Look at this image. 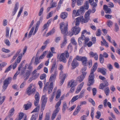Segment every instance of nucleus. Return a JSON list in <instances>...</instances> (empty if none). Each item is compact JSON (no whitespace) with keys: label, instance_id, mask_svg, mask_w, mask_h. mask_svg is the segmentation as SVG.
<instances>
[{"label":"nucleus","instance_id":"1","mask_svg":"<svg viewBox=\"0 0 120 120\" xmlns=\"http://www.w3.org/2000/svg\"><path fill=\"white\" fill-rule=\"evenodd\" d=\"M89 8V3L87 1L84 6L81 7L77 11L75 10H73L72 13V16H77L82 15L84 12V9L88 10Z\"/></svg>","mask_w":120,"mask_h":120},{"label":"nucleus","instance_id":"2","mask_svg":"<svg viewBox=\"0 0 120 120\" xmlns=\"http://www.w3.org/2000/svg\"><path fill=\"white\" fill-rule=\"evenodd\" d=\"M60 29L61 32L62 34H66L68 33V23L66 25L64 24V22H62L60 23Z\"/></svg>","mask_w":120,"mask_h":120},{"label":"nucleus","instance_id":"3","mask_svg":"<svg viewBox=\"0 0 120 120\" xmlns=\"http://www.w3.org/2000/svg\"><path fill=\"white\" fill-rule=\"evenodd\" d=\"M33 85L32 84H31L27 88L26 91V93L28 95L30 96L32 94H34L36 91V89L35 87L32 89V87Z\"/></svg>","mask_w":120,"mask_h":120},{"label":"nucleus","instance_id":"4","mask_svg":"<svg viewBox=\"0 0 120 120\" xmlns=\"http://www.w3.org/2000/svg\"><path fill=\"white\" fill-rule=\"evenodd\" d=\"M12 79L11 77H9L5 79L3 82L2 87L5 90L7 87L8 85L11 82Z\"/></svg>","mask_w":120,"mask_h":120},{"label":"nucleus","instance_id":"5","mask_svg":"<svg viewBox=\"0 0 120 120\" xmlns=\"http://www.w3.org/2000/svg\"><path fill=\"white\" fill-rule=\"evenodd\" d=\"M92 10H91L89 9L87 11L84 15V18H86L87 20L88 21L90 19V15L91 13H93L95 12L96 11L95 8L94 7L92 8Z\"/></svg>","mask_w":120,"mask_h":120},{"label":"nucleus","instance_id":"6","mask_svg":"<svg viewBox=\"0 0 120 120\" xmlns=\"http://www.w3.org/2000/svg\"><path fill=\"white\" fill-rule=\"evenodd\" d=\"M76 21L75 23V25L78 26L79 25V22L80 21L82 23H86L88 21L87 20L86 18H84L83 16H80L77 18L76 19Z\"/></svg>","mask_w":120,"mask_h":120},{"label":"nucleus","instance_id":"7","mask_svg":"<svg viewBox=\"0 0 120 120\" xmlns=\"http://www.w3.org/2000/svg\"><path fill=\"white\" fill-rule=\"evenodd\" d=\"M35 100L34 101V104L35 106H37L39 101L40 97L39 93L37 92L34 95Z\"/></svg>","mask_w":120,"mask_h":120},{"label":"nucleus","instance_id":"8","mask_svg":"<svg viewBox=\"0 0 120 120\" xmlns=\"http://www.w3.org/2000/svg\"><path fill=\"white\" fill-rule=\"evenodd\" d=\"M94 76H89L87 84L88 86H91L93 84L94 82Z\"/></svg>","mask_w":120,"mask_h":120},{"label":"nucleus","instance_id":"9","mask_svg":"<svg viewBox=\"0 0 120 120\" xmlns=\"http://www.w3.org/2000/svg\"><path fill=\"white\" fill-rule=\"evenodd\" d=\"M57 72L56 71H54V74H52L50 76L49 79V81L51 82H54L56 78V76L57 75Z\"/></svg>","mask_w":120,"mask_h":120},{"label":"nucleus","instance_id":"10","mask_svg":"<svg viewBox=\"0 0 120 120\" xmlns=\"http://www.w3.org/2000/svg\"><path fill=\"white\" fill-rule=\"evenodd\" d=\"M71 65L72 67L71 69H74L78 66L79 63L77 61L75 60V59H73L71 64Z\"/></svg>","mask_w":120,"mask_h":120},{"label":"nucleus","instance_id":"11","mask_svg":"<svg viewBox=\"0 0 120 120\" xmlns=\"http://www.w3.org/2000/svg\"><path fill=\"white\" fill-rule=\"evenodd\" d=\"M72 32L74 33V34L76 35L77 34L80 32L81 29L80 28L77 27L75 26L72 29Z\"/></svg>","mask_w":120,"mask_h":120},{"label":"nucleus","instance_id":"12","mask_svg":"<svg viewBox=\"0 0 120 120\" xmlns=\"http://www.w3.org/2000/svg\"><path fill=\"white\" fill-rule=\"evenodd\" d=\"M97 71L98 72H100L103 75H105L106 74L107 70L104 68H98Z\"/></svg>","mask_w":120,"mask_h":120},{"label":"nucleus","instance_id":"13","mask_svg":"<svg viewBox=\"0 0 120 120\" xmlns=\"http://www.w3.org/2000/svg\"><path fill=\"white\" fill-rule=\"evenodd\" d=\"M19 3L17 2L16 3L14 8V9L12 13V15L14 16L16 13L19 8Z\"/></svg>","mask_w":120,"mask_h":120},{"label":"nucleus","instance_id":"14","mask_svg":"<svg viewBox=\"0 0 120 120\" xmlns=\"http://www.w3.org/2000/svg\"><path fill=\"white\" fill-rule=\"evenodd\" d=\"M66 75L65 74H63V72L62 71H61L60 75V78L61 80V83L62 84L64 81Z\"/></svg>","mask_w":120,"mask_h":120},{"label":"nucleus","instance_id":"15","mask_svg":"<svg viewBox=\"0 0 120 120\" xmlns=\"http://www.w3.org/2000/svg\"><path fill=\"white\" fill-rule=\"evenodd\" d=\"M81 59L82 64L84 66H86L88 61L87 57L85 56H82Z\"/></svg>","mask_w":120,"mask_h":120},{"label":"nucleus","instance_id":"16","mask_svg":"<svg viewBox=\"0 0 120 120\" xmlns=\"http://www.w3.org/2000/svg\"><path fill=\"white\" fill-rule=\"evenodd\" d=\"M103 9L106 13L110 14L112 12L111 9L108 8V6L105 5L103 6Z\"/></svg>","mask_w":120,"mask_h":120},{"label":"nucleus","instance_id":"17","mask_svg":"<svg viewBox=\"0 0 120 120\" xmlns=\"http://www.w3.org/2000/svg\"><path fill=\"white\" fill-rule=\"evenodd\" d=\"M76 85L75 82L73 80H72L69 81L68 83V86L70 87H74Z\"/></svg>","mask_w":120,"mask_h":120},{"label":"nucleus","instance_id":"18","mask_svg":"<svg viewBox=\"0 0 120 120\" xmlns=\"http://www.w3.org/2000/svg\"><path fill=\"white\" fill-rule=\"evenodd\" d=\"M60 61L64 63H66L67 62V60L63 55V53H62L60 56L59 59Z\"/></svg>","mask_w":120,"mask_h":120},{"label":"nucleus","instance_id":"19","mask_svg":"<svg viewBox=\"0 0 120 120\" xmlns=\"http://www.w3.org/2000/svg\"><path fill=\"white\" fill-rule=\"evenodd\" d=\"M53 88V83L52 82H50L48 87V93L49 94L51 93Z\"/></svg>","mask_w":120,"mask_h":120},{"label":"nucleus","instance_id":"20","mask_svg":"<svg viewBox=\"0 0 120 120\" xmlns=\"http://www.w3.org/2000/svg\"><path fill=\"white\" fill-rule=\"evenodd\" d=\"M46 96V94L42 96L41 99V100L42 101V103L46 104L47 100V98Z\"/></svg>","mask_w":120,"mask_h":120},{"label":"nucleus","instance_id":"21","mask_svg":"<svg viewBox=\"0 0 120 120\" xmlns=\"http://www.w3.org/2000/svg\"><path fill=\"white\" fill-rule=\"evenodd\" d=\"M32 106V104L31 103H27L24 105L23 106V107L25 110H27L29 109Z\"/></svg>","mask_w":120,"mask_h":120},{"label":"nucleus","instance_id":"22","mask_svg":"<svg viewBox=\"0 0 120 120\" xmlns=\"http://www.w3.org/2000/svg\"><path fill=\"white\" fill-rule=\"evenodd\" d=\"M38 52L36 55L35 61L34 63V64L35 65H37L40 62V61L39 60L38 57L37 56V55Z\"/></svg>","mask_w":120,"mask_h":120},{"label":"nucleus","instance_id":"23","mask_svg":"<svg viewBox=\"0 0 120 120\" xmlns=\"http://www.w3.org/2000/svg\"><path fill=\"white\" fill-rule=\"evenodd\" d=\"M68 16V14L65 12H62L60 15L61 18L63 19H64L67 18Z\"/></svg>","mask_w":120,"mask_h":120},{"label":"nucleus","instance_id":"24","mask_svg":"<svg viewBox=\"0 0 120 120\" xmlns=\"http://www.w3.org/2000/svg\"><path fill=\"white\" fill-rule=\"evenodd\" d=\"M102 40L103 41V42H104V43H103V42H102V41H101V45L102 46L103 45H104V44L105 45V47H108V43L107 42H106L104 38H103L102 39Z\"/></svg>","mask_w":120,"mask_h":120},{"label":"nucleus","instance_id":"25","mask_svg":"<svg viewBox=\"0 0 120 120\" xmlns=\"http://www.w3.org/2000/svg\"><path fill=\"white\" fill-rule=\"evenodd\" d=\"M56 62H54L52 66L50 71V73H52L56 67Z\"/></svg>","mask_w":120,"mask_h":120},{"label":"nucleus","instance_id":"26","mask_svg":"<svg viewBox=\"0 0 120 120\" xmlns=\"http://www.w3.org/2000/svg\"><path fill=\"white\" fill-rule=\"evenodd\" d=\"M31 71H30L29 70H27L25 74V75H24V77H25V76L26 77L25 78L26 80L29 78L30 74Z\"/></svg>","mask_w":120,"mask_h":120},{"label":"nucleus","instance_id":"27","mask_svg":"<svg viewBox=\"0 0 120 120\" xmlns=\"http://www.w3.org/2000/svg\"><path fill=\"white\" fill-rule=\"evenodd\" d=\"M15 109L14 108H12L9 111V113L8 116L10 117L11 116L14 114Z\"/></svg>","mask_w":120,"mask_h":120},{"label":"nucleus","instance_id":"28","mask_svg":"<svg viewBox=\"0 0 120 120\" xmlns=\"http://www.w3.org/2000/svg\"><path fill=\"white\" fill-rule=\"evenodd\" d=\"M9 28L8 27H7L6 28V34L5 36L6 38H8L9 36Z\"/></svg>","mask_w":120,"mask_h":120},{"label":"nucleus","instance_id":"29","mask_svg":"<svg viewBox=\"0 0 120 120\" xmlns=\"http://www.w3.org/2000/svg\"><path fill=\"white\" fill-rule=\"evenodd\" d=\"M55 30L54 28L52 29L51 31L48 32L46 35V36L47 37L50 35L52 34L55 31Z\"/></svg>","mask_w":120,"mask_h":120},{"label":"nucleus","instance_id":"30","mask_svg":"<svg viewBox=\"0 0 120 120\" xmlns=\"http://www.w3.org/2000/svg\"><path fill=\"white\" fill-rule=\"evenodd\" d=\"M84 78L82 75H81L77 78L76 80L77 81L80 82L83 81Z\"/></svg>","mask_w":120,"mask_h":120},{"label":"nucleus","instance_id":"31","mask_svg":"<svg viewBox=\"0 0 120 120\" xmlns=\"http://www.w3.org/2000/svg\"><path fill=\"white\" fill-rule=\"evenodd\" d=\"M79 98V95H76L73 97L71 101V103H73L74 101L78 100Z\"/></svg>","mask_w":120,"mask_h":120},{"label":"nucleus","instance_id":"32","mask_svg":"<svg viewBox=\"0 0 120 120\" xmlns=\"http://www.w3.org/2000/svg\"><path fill=\"white\" fill-rule=\"evenodd\" d=\"M67 48L68 50L69 51V52L70 53H71L72 52L73 49L72 44L71 43H70L69 44Z\"/></svg>","mask_w":120,"mask_h":120},{"label":"nucleus","instance_id":"33","mask_svg":"<svg viewBox=\"0 0 120 120\" xmlns=\"http://www.w3.org/2000/svg\"><path fill=\"white\" fill-rule=\"evenodd\" d=\"M61 91L60 89H59L58 90L56 94V98L58 99L59 98L61 95Z\"/></svg>","mask_w":120,"mask_h":120},{"label":"nucleus","instance_id":"34","mask_svg":"<svg viewBox=\"0 0 120 120\" xmlns=\"http://www.w3.org/2000/svg\"><path fill=\"white\" fill-rule=\"evenodd\" d=\"M5 98V96H1V94H0V103L1 104L3 102Z\"/></svg>","mask_w":120,"mask_h":120},{"label":"nucleus","instance_id":"35","mask_svg":"<svg viewBox=\"0 0 120 120\" xmlns=\"http://www.w3.org/2000/svg\"><path fill=\"white\" fill-rule=\"evenodd\" d=\"M104 92L105 94L106 95L108 96L109 95V94L110 93V90L108 87H107L105 88L104 90Z\"/></svg>","mask_w":120,"mask_h":120},{"label":"nucleus","instance_id":"36","mask_svg":"<svg viewBox=\"0 0 120 120\" xmlns=\"http://www.w3.org/2000/svg\"><path fill=\"white\" fill-rule=\"evenodd\" d=\"M99 60L101 64H102L104 63V59L102 55L101 54L100 55Z\"/></svg>","mask_w":120,"mask_h":120},{"label":"nucleus","instance_id":"37","mask_svg":"<svg viewBox=\"0 0 120 120\" xmlns=\"http://www.w3.org/2000/svg\"><path fill=\"white\" fill-rule=\"evenodd\" d=\"M38 114H33L30 120H36V118L38 117Z\"/></svg>","mask_w":120,"mask_h":120},{"label":"nucleus","instance_id":"38","mask_svg":"<svg viewBox=\"0 0 120 120\" xmlns=\"http://www.w3.org/2000/svg\"><path fill=\"white\" fill-rule=\"evenodd\" d=\"M67 105L66 103L65 102H64L63 103V107L62 108V111L63 112H64L67 108Z\"/></svg>","mask_w":120,"mask_h":120},{"label":"nucleus","instance_id":"39","mask_svg":"<svg viewBox=\"0 0 120 120\" xmlns=\"http://www.w3.org/2000/svg\"><path fill=\"white\" fill-rule=\"evenodd\" d=\"M63 53V55L65 56V57L67 58H68L69 56V54L68 52V51H65L64 52L62 53Z\"/></svg>","mask_w":120,"mask_h":120},{"label":"nucleus","instance_id":"40","mask_svg":"<svg viewBox=\"0 0 120 120\" xmlns=\"http://www.w3.org/2000/svg\"><path fill=\"white\" fill-rule=\"evenodd\" d=\"M12 65H11L9 66L4 71V72L5 73H7L9 71L11 70V69L12 68Z\"/></svg>","mask_w":120,"mask_h":120},{"label":"nucleus","instance_id":"41","mask_svg":"<svg viewBox=\"0 0 120 120\" xmlns=\"http://www.w3.org/2000/svg\"><path fill=\"white\" fill-rule=\"evenodd\" d=\"M34 28L33 27H32L31 29V30H30L28 35V37L29 38L32 35V34L34 31Z\"/></svg>","mask_w":120,"mask_h":120},{"label":"nucleus","instance_id":"42","mask_svg":"<svg viewBox=\"0 0 120 120\" xmlns=\"http://www.w3.org/2000/svg\"><path fill=\"white\" fill-rule=\"evenodd\" d=\"M85 90H82L80 94V95L79 96V98H82L83 97V95L85 92Z\"/></svg>","mask_w":120,"mask_h":120},{"label":"nucleus","instance_id":"43","mask_svg":"<svg viewBox=\"0 0 120 120\" xmlns=\"http://www.w3.org/2000/svg\"><path fill=\"white\" fill-rule=\"evenodd\" d=\"M76 1L77 4L78 6L81 5L83 2V0H77Z\"/></svg>","mask_w":120,"mask_h":120},{"label":"nucleus","instance_id":"44","mask_svg":"<svg viewBox=\"0 0 120 120\" xmlns=\"http://www.w3.org/2000/svg\"><path fill=\"white\" fill-rule=\"evenodd\" d=\"M46 51H44L43 52V54L40 56L39 58V59H42L44 58L46 55Z\"/></svg>","mask_w":120,"mask_h":120},{"label":"nucleus","instance_id":"45","mask_svg":"<svg viewBox=\"0 0 120 120\" xmlns=\"http://www.w3.org/2000/svg\"><path fill=\"white\" fill-rule=\"evenodd\" d=\"M61 103V100H59V101L57 103L55 107L56 109H58L60 110V108H59V107Z\"/></svg>","mask_w":120,"mask_h":120},{"label":"nucleus","instance_id":"46","mask_svg":"<svg viewBox=\"0 0 120 120\" xmlns=\"http://www.w3.org/2000/svg\"><path fill=\"white\" fill-rule=\"evenodd\" d=\"M67 42V41H66L65 39L64 40L62 43L61 44V47L62 48L64 46L66 45Z\"/></svg>","mask_w":120,"mask_h":120},{"label":"nucleus","instance_id":"47","mask_svg":"<svg viewBox=\"0 0 120 120\" xmlns=\"http://www.w3.org/2000/svg\"><path fill=\"white\" fill-rule=\"evenodd\" d=\"M101 30L99 29H98L96 33V35L97 36H99L101 34Z\"/></svg>","mask_w":120,"mask_h":120},{"label":"nucleus","instance_id":"48","mask_svg":"<svg viewBox=\"0 0 120 120\" xmlns=\"http://www.w3.org/2000/svg\"><path fill=\"white\" fill-rule=\"evenodd\" d=\"M1 50L3 52L6 53H8L10 52V51L9 50L6 49L4 48H2Z\"/></svg>","mask_w":120,"mask_h":120},{"label":"nucleus","instance_id":"49","mask_svg":"<svg viewBox=\"0 0 120 120\" xmlns=\"http://www.w3.org/2000/svg\"><path fill=\"white\" fill-rule=\"evenodd\" d=\"M82 57V56H79L77 55L74 59H75L76 61L77 60L79 61H81Z\"/></svg>","mask_w":120,"mask_h":120},{"label":"nucleus","instance_id":"50","mask_svg":"<svg viewBox=\"0 0 120 120\" xmlns=\"http://www.w3.org/2000/svg\"><path fill=\"white\" fill-rule=\"evenodd\" d=\"M22 54H21V55L19 56L17 59V63H19L21 60L22 58Z\"/></svg>","mask_w":120,"mask_h":120},{"label":"nucleus","instance_id":"51","mask_svg":"<svg viewBox=\"0 0 120 120\" xmlns=\"http://www.w3.org/2000/svg\"><path fill=\"white\" fill-rule=\"evenodd\" d=\"M7 63H5L3 62L2 64H0V70H2V68H3L5 66Z\"/></svg>","mask_w":120,"mask_h":120},{"label":"nucleus","instance_id":"52","mask_svg":"<svg viewBox=\"0 0 120 120\" xmlns=\"http://www.w3.org/2000/svg\"><path fill=\"white\" fill-rule=\"evenodd\" d=\"M96 70L94 69V68L93 69L92 68L91 71V73L89 75H90V76H94V73L95 72Z\"/></svg>","mask_w":120,"mask_h":120},{"label":"nucleus","instance_id":"53","mask_svg":"<svg viewBox=\"0 0 120 120\" xmlns=\"http://www.w3.org/2000/svg\"><path fill=\"white\" fill-rule=\"evenodd\" d=\"M96 113L97 115L95 116V117L97 119H99L101 116L100 112L99 111H98Z\"/></svg>","mask_w":120,"mask_h":120},{"label":"nucleus","instance_id":"54","mask_svg":"<svg viewBox=\"0 0 120 120\" xmlns=\"http://www.w3.org/2000/svg\"><path fill=\"white\" fill-rule=\"evenodd\" d=\"M59 109H56L53 112L52 114L56 116L57 115V113L59 112Z\"/></svg>","mask_w":120,"mask_h":120},{"label":"nucleus","instance_id":"55","mask_svg":"<svg viewBox=\"0 0 120 120\" xmlns=\"http://www.w3.org/2000/svg\"><path fill=\"white\" fill-rule=\"evenodd\" d=\"M71 41L72 44L74 45H76L77 44V43L74 38H72L71 39Z\"/></svg>","mask_w":120,"mask_h":120},{"label":"nucleus","instance_id":"56","mask_svg":"<svg viewBox=\"0 0 120 120\" xmlns=\"http://www.w3.org/2000/svg\"><path fill=\"white\" fill-rule=\"evenodd\" d=\"M113 22L110 20H109L107 22V25L109 27H110L113 24Z\"/></svg>","mask_w":120,"mask_h":120},{"label":"nucleus","instance_id":"57","mask_svg":"<svg viewBox=\"0 0 120 120\" xmlns=\"http://www.w3.org/2000/svg\"><path fill=\"white\" fill-rule=\"evenodd\" d=\"M40 106H38L36 108L34 109L31 113H32L34 112H37L39 110Z\"/></svg>","mask_w":120,"mask_h":120},{"label":"nucleus","instance_id":"58","mask_svg":"<svg viewBox=\"0 0 120 120\" xmlns=\"http://www.w3.org/2000/svg\"><path fill=\"white\" fill-rule=\"evenodd\" d=\"M24 116V114L23 112H21L19 113V117L18 118L19 120H21L22 118Z\"/></svg>","mask_w":120,"mask_h":120},{"label":"nucleus","instance_id":"59","mask_svg":"<svg viewBox=\"0 0 120 120\" xmlns=\"http://www.w3.org/2000/svg\"><path fill=\"white\" fill-rule=\"evenodd\" d=\"M53 13V11H51L49 12V13L48 15H47L46 17L47 19H48L52 17Z\"/></svg>","mask_w":120,"mask_h":120},{"label":"nucleus","instance_id":"60","mask_svg":"<svg viewBox=\"0 0 120 120\" xmlns=\"http://www.w3.org/2000/svg\"><path fill=\"white\" fill-rule=\"evenodd\" d=\"M107 67L108 68L109 70L111 71L113 68L112 66L110 64H108L107 65Z\"/></svg>","mask_w":120,"mask_h":120},{"label":"nucleus","instance_id":"61","mask_svg":"<svg viewBox=\"0 0 120 120\" xmlns=\"http://www.w3.org/2000/svg\"><path fill=\"white\" fill-rule=\"evenodd\" d=\"M115 31L116 32H117L119 30V27L118 24L117 23L115 24Z\"/></svg>","mask_w":120,"mask_h":120},{"label":"nucleus","instance_id":"62","mask_svg":"<svg viewBox=\"0 0 120 120\" xmlns=\"http://www.w3.org/2000/svg\"><path fill=\"white\" fill-rule=\"evenodd\" d=\"M93 94L94 96H95L97 92V89L96 88H93L92 89Z\"/></svg>","mask_w":120,"mask_h":120},{"label":"nucleus","instance_id":"63","mask_svg":"<svg viewBox=\"0 0 120 120\" xmlns=\"http://www.w3.org/2000/svg\"><path fill=\"white\" fill-rule=\"evenodd\" d=\"M23 9V8L22 7L21 8H20V10L17 16V17L18 18L20 16L21 14L22 11Z\"/></svg>","mask_w":120,"mask_h":120},{"label":"nucleus","instance_id":"64","mask_svg":"<svg viewBox=\"0 0 120 120\" xmlns=\"http://www.w3.org/2000/svg\"><path fill=\"white\" fill-rule=\"evenodd\" d=\"M87 63H88L89 65V68H90L92 65V60H89Z\"/></svg>","mask_w":120,"mask_h":120}]
</instances>
